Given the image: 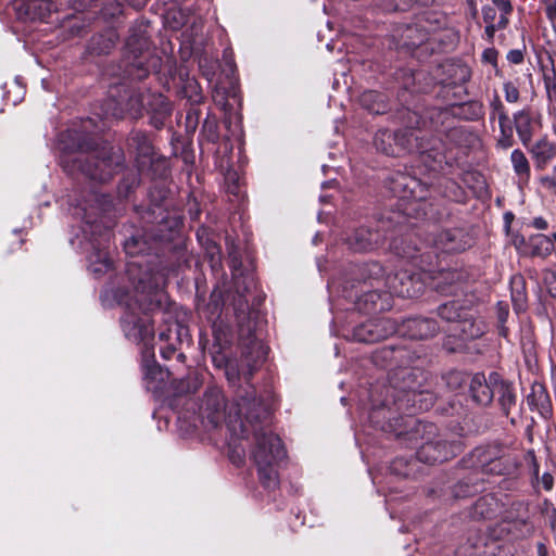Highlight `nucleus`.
I'll use <instances>...</instances> for the list:
<instances>
[{
  "mask_svg": "<svg viewBox=\"0 0 556 556\" xmlns=\"http://www.w3.org/2000/svg\"><path fill=\"white\" fill-rule=\"evenodd\" d=\"M421 395V392L415 390L397 395L394 405L397 410H403L406 415L390 418L382 426V430L393 433L397 439H403L410 447H416V456L422 463L446 462L462 451V445L458 441L448 442L443 439L434 424L420 421L413 416L416 412L417 399Z\"/></svg>",
  "mask_w": 556,
  "mask_h": 556,
  "instance_id": "f257e3e1",
  "label": "nucleus"
},
{
  "mask_svg": "<svg viewBox=\"0 0 556 556\" xmlns=\"http://www.w3.org/2000/svg\"><path fill=\"white\" fill-rule=\"evenodd\" d=\"M90 139L85 130L67 129L59 136L62 152L61 165L70 174L81 173L91 180L105 182L119 172L125 163L121 148L104 146L90 150Z\"/></svg>",
  "mask_w": 556,
  "mask_h": 556,
  "instance_id": "f03ea898",
  "label": "nucleus"
},
{
  "mask_svg": "<svg viewBox=\"0 0 556 556\" xmlns=\"http://www.w3.org/2000/svg\"><path fill=\"white\" fill-rule=\"evenodd\" d=\"M237 410L232 415H226V402L223 391L217 386H208L203 394L201 404L199 406V415L202 424L206 429H216L223 422H226L231 435H241L248 432L245 424L247 413L252 416L255 412V417L260 418L261 415L266 414V406L255 397L254 391H245V395H239L236 402Z\"/></svg>",
  "mask_w": 556,
  "mask_h": 556,
  "instance_id": "7ed1b4c3",
  "label": "nucleus"
},
{
  "mask_svg": "<svg viewBox=\"0 0 556 556\" xmlns=\"http://www.w3.org/2000/svg\"><path fill=\"white\" fill-rule=\"evenodd\" d=\"M268 414L266 408V414L256 418L255 413L250 416L248 412L245 416L248 432L233 438L249 439L252 433L254 445L251 450V458L257 468L258 479L264 488L276 489L279 484L278 467L286 458L287 452L280 438L265 428Z\"/></svg>",
  "mask_w": 556,
  "mask_h": 556,
  "instance_id": "20e7f679",
  "label": "nucleus"
},
{
  "mask_svg": "<svg viewBox=\"0 0 556 556\" xmlns=\"http://www.w3.org/2000/svg\"><path fill=\"white\" fill-rule=\"evenodd\" d=\"M146 281L142 277L138 279L135 286V299L124 300L119 299V304L125 306L124 315L121 317L122 329L125 337L135 342H144L146 344L154 338V327L147 308L140 303L138 299L139 293H143Z\"/></svg>",
  "mask_w": 556,
  "mask_h": 556,
  "instance_id": "39448f33",
  "label": "nucleus"
},
{
  "mask_svg": "<svg viewBox=\"0 0 556 556\" xmlns=\"http://www.w3.org/2000/svg\"><path fill=\"white\" fill-rule=\"evenodd\" d=\"M394 135L397 137L395 140L397 156L403 153L417 152L426 165L432 169L441 166L444 162L443 144L438 138L425 141L413 128L399 129L394 131Z\"/></svg>",
  "mask_w": 556,
  "mask_h": 556,
  "instance_id": "423d86ee",
  "label": "nucleus"
},
{
  "mask_svg": "<svg viewBox=\"0 0 556 556\" xmlns=\"http://www.w3.org/2000/svg\"><path fill=\"white\" fill-rule=\"evenodd\" d=\"M359 271L364 283H368L372 290H363V294L356 302L358 309L365 313H375L386 309L389 303L382 301L387 278L383 267L377 262H371L364 264Z\"/></svg>",
  "mask_w": 556,
  "mask_h": 556,
  "instance_id": "0eeeda50",
  "label": "nucleus"
},
{
  "mask_svg": "<svg viewBox=\"0 0 556 556\" xmlns=\"http://www.w3.org/2000/svg\"><path fill=\"white\" fill-rule=\"evenodd\" d=\"M126 48L132 54V61L127 65V75L131 79L146 78L151 70H156L160 60L149 51V37L144 31L131 33L126 41Z\"/></svg>",
  "mask_w": 556,
  "mask_h": 556,
  "instance_id": "6e6552de",
  "label": "nucleus"
},
{
  "mask_svg": "<svg viewBox=\"0 0 556 556\" xmlns=\"http://www.w3.org/2000/svg\"><path fill=\"white\" fill-rule=\"evenodd\" d=\"M503 454L504 448L498 443L478 446L463 459V464L483 473L502 475L505 470Z\"/></svg>",
  "mask_w": 556,
  "mask_h": 556,
  "instance_id": "1a4fd4ad",
  "label": "nucleus"
},
{
  "mask_svg": "<svg viewBox=\"0 0 556 556\" xmlns=\"http://www.w3.org/2000/svg\"><path fill=\"white\" fill-rule=\"evenodd\" d=\"M390 191L406 202H421L429 195L427 184L408 173L396 172L388 178Z\"/></svg>",
  "mask_w": 556,
  "mask_h": 556,
  "instance_id": "9d476101",
  "label": "nucleus"
},
{
  "mask_svg": "<svg viewBox=\"0 0 556 556\" xmlns=\"http://www.w3.org/2000/svg\"><path fill=\"white\" fill-rule=\"evenodd\" d=\"M425 285L420 276L408 270H400L386 278V291L382 301L388 303L389 295L415 298L424 292Z\"/></svg>",
  "mask_w": 556,
  "mask_h": 556,
  "instance_id": "9b49d317",
  "label": "nucleus"
},
{
  "mask_svg": "<svg viewBox=\"0 0 556 556\" xmlns=\"http://www.w3.org/2000/svg\"><path fill=\"white\" fill-rule=\"evenodd\" d=\"M396 332V325L389 318L368 320L353 329L352 339L363 343H375Z\"/></svg>",
  "mask_w": 556,
  "mask_h": 556,
  "instance_id": "f8f14e48",
  "label": "nucleus"
},
{
  "mask_svg": "<svg viewBox=\"0 0 556 556\" xmlns=\"http://www.w3.org/2000/svg\"><path fill=\"white\" fill-rule=\"evenodd\" d=\"M504 525L516 538L530 535L534 530V525L531 520L529 504L526 502H514L506 510Z\"/></svg>",
  "mask_w": 556,
  "mask_h": 556,
  "instance_id": "ddd939ff",
  "label": "nucleus"
},
{
  "mask_svg": "<svg viewBox=\"0 0 556 556\" xmlns=\"http://www.w3.org/2000/svg\"><path fill=\"white\" fill-rule=\"evenodd\" d=\"M387 235L382 227H359L346 239L349 248L355 252H369L380 247Z\"/></svg>",
  "mask_w": 556,
  "mask_h": 556,
  "instance_id": "4468645a",
  "label": "nucleus"
},
{
  "mask_svg": "<svg viewBox=\"0 0 556 556\" xmlns=\"http://www.w3.org/2000/svg\"><path fill=\"white\" fill-rule=\"evenodd\" d=\"M430 242L437 252L457 253L469 247V240L460 228L441 229L431 235Z\"/></svg>",
  "mask_w": 556,
  "mask_h": 556,
  "instance_id": "2eb2a0df",
  "label": "nucleus"
},
{
  "mask_svg": "<svg viewBox=\"0 0 556 556\" xmlns=\"http://www.w3.org/2000/svg\"><path fill=\"white\" fill-rule=\"evenodd\" d=\"M439 330L438 323L429 317H410L396 327V332L413 340L433 338Z\"/></svg>",
  "mask_w": 556,
  "mask_h": 556,
  "instance_id": "dca6fc26",
  "label": "nucleus"
},
{
  "mask_svg": "<svg viewBox=\"0 0 556 556\" xmlns=\"http://www.w3.org/2000/svg\"><path fill=\"white\" fill-rule=\"evenodd\" d=\"M429 29L422 20L414 24L403 25L395 29L393 38L397 48L414 49L428 40Z\"/></svg>",
  "mask_w": 556,
  "mask_h": 556,
  "instance_id": "f3484780",
  "label": "nucleus"
},
{
  "mask_svg": "<svg viewBox=\"0 0 556 556\" xmlns=\"http://www.w3.org/2000/svg\"><path fill=\"white\" fill-rule=\"evenodd\" d=\"M128 140L129 146L136 151V164L138 170H148L157 159L148 136L144 132L135 131L130 135Z\"/></svg>",
  "mask_w": 556,
  "mask_h": 556,
  "instance_id": "a211bd4d",
  "label": "nucleus"
},
{
  "mask_svg": "<svg viewBox=\"0 0 556 556\" xmlns=\"http://www.w3.org/2000/svg\"><path fill=\"white\" fill-rule=\"evenodd\" d=\"M513 121L522 146L529 147L540 123L533 117L530 109H522L514 113Z\"/></svg>",
  "mask_w": 556,
  "mask_h": 556,
  "instance_id": "6ab92c4d",
  "label": "nucleus"
},
{
  "mask_svg": "<svg viewBox=\"0 0 556 556\" xmlns=\"http://www.w3.org/2000/svg\"><path fill=\"white\" fill-rule=\"evenodd\" d=\"M538 170H543L556 157V143L546 137L540 138L534 143L526 147Z\"/></svg>",
  "mask_w": 556,
  "mask_h": 556,
  "instance_id": "aec40b11",
  "label": "nucleus"
},
{
  "mask_svg": "<svg viewBox=\"0 0 556 556\" xmlns=\"http://www.w3.org/2000/svg\"><path fill=\"white\" fill-rule=\"evenodd\" d=\"M527 403L532 410H536L541 416H547L552 413V401L545 387L541 383H533L531 392L527 396Z\"/></svg>",
  "mask_w": 556,
  "mask_h": 556,
  "instance_id": "412c9836",
  "label": "nucleus"
},
{
  "mask_svg": "<svg viewBox=\"0 0 556 556\" xmlns=\"http://www.w3.org/2000/svg\"><path fill=\"white\" fill-rule=\"evenodd\" d=\"M455 331L459 332L464 340H472L484 333L485 325L482 320L473 318L466 309L463 317L456 323Z\"/></svg>",
  "mask_w": 556,
  "mask_h": 556,
  "instance_id": "4be33fe9",
  "label": "nucleus"
},
{
  "mask_svg": "<svg viewBox=\"0 0 556 556\" xmlns=\"http://www.w3.org/2000/svg\"><path fill=\"white\" fill-rule=\"evenodd\" d=\"M510 298L516 313L525 312L528 304L526 281L521 275L510 278Z\"/></svg>",
  "mask_w": 556,
  "mask_h": 556,
  "instance_id": "5701e85b",
  "label": "nucleus"
},
{
  "mask_svg": "<svg viewBox=\"0 0 556 556\" xmlns=\"http://www.w3.org/2000/svg\"><path fill=\"white\" fill-rule=\"evenodd\" d=\"M405 354V350L393 345H386L377 350L372 355V361L377 366L391 367L397 365Z\"/></svg>",
  "mask_w": 556,
  "mask_h": 556,
  "instance_id": "b1692460",
  "label": "nucleus"
},
{
  "mask_svg": "<svg viewBox=\"0 0 556 556\" xmlns=\"http://www.w3.org/2000/svg\"><path fill=\"white\" fill-rule=\"evenodd\" d=\"M470 393L472 399L481 404L486 405L492 401L494 389L486 383L483 375H475L470 382Z\"/></svg>",
  "mask_w": 556,
  "mask_h": 556,
  "instance_id": "393cba45",
  "label": "nucleus"
},
{
  "mask_svg": "<svg viewBox=\"0 0 556 556\" xmlns=\"http://www.w3.org/2000/svg\"><path fill=\"white\" fill-rule=\"evenodd\" d=\"M510 162L519 184L527 185L530 180L531 168L526 154L520 149H515L511 151Z\"/></svg>",
  "mask_w": 556,
  "mask_h": 556,
  "instance_id": "a878e982",
  "label": "nucleus"
},
{
  "mask_svg": "<svg viewBox=\"0 0 556 556\" xmlns=\"http://www.w3.org/2000/svg\"><path fill=\"white\" fill-rule=\"evenodd\" d=\"M462 287V274L455 269L441 273L435 288L443 294H455Z\"/></svg>",
  "mask_w": 556,
  "mask_h": 556,
  "instance_id": "bb28decb",
  "label": "nucleus"
},
{
  "mask_svg": "<svg viewBox=\"0 0 556 556\" xmlns=\"http://www.w3.org/2000/svg\"><path fill=\"white\" fill-rule=\"evenodd\" d=\"M361 105L372 114H382L387 110L386 98L374 90L364 91L359 98Z\"/></svg>",
  "mask_w": 556,
  "mask_h": 556,
  "instance_id": "cd10ccee",
  "label": "nucleus"
},
{
  "mask_svg": "<svg viewBox=\"0 0 556 556\" xmlns=\"http://www.w3.org/2000/svg\"><path fill=\"white\" fill-rule=\"evenodd\" d=\"M529 254L531 256L546 257L554 250V242L551 237L538 233L529 238Z\"/></svg>",
  "mask_w": 556,
  "mask_h": 556,
  "instance_id": "c85d7f7f",
  "label": "nucleus"
},
{
  "mask_svg": "<svg viewBox=\"0 0 556 556\" xmlns=\"http://www.w3.org/2000/svg\"><path fill=\"white\" fill-rule=\"evenodd\" d=\"M396 136L394 131L389 129H381L376 132L374 138V144L376 149L386 155L397 156V150L395 147Z\"/></svg>",
  "mask_w": 556,
  "mask_h": 556,
  "instance_id": "c756f323",
  "label": "nucleus"
},
{
  "mask_svg": "<svg viewBox=\"0 0 556 556\" xmlns=\"http://www.w3.org/2000/svg\"><path fill=\"white\" fill-rule=\"evenodd\" d=\"M495 393L498 394V403L502 407V410L506 416H508L517 402L514 387L510 383L501 382L494 387V394Z\"/></svg>",
  "mask_w": 556,
  "mask_h": 556,
  "instance_id": "7c9ffc66",
  "label": "nucleus"
},
{
  "mask_svg": "<svg viewBox=\"0 0 556 556\" xmlns=\"http://www.w3.org/2000/svg\"><path fill=\"white\" fill-rule=\"evenodd\" d=\"M88 266L96 276L103 275L111 267L108 253L102 249H94L88 256Z\"/></svg>",
  "mask_w": 556,
  "mask_h": 556,
  "instance_id": "2f4dec72",
  "label": "nucleus"
},
{
  "mask_svg": "<svg viewBox=\"0 0 556 556\" xmlns=\"http://www.w3.org/2000/svg\"><path fill=\"white\" fill-rule=\"evenodd\" d=\"M223 299L220 292H212L210 300L206 305L203 307H199L201 314L205 316V318L215 324L217 319H219L223 312Z\"/></svg>",
  "mask_w": 556,
  "mask_h": 556,
  "instance_id": "473e14b6",
  "label": "nucleus"
},
{
  "mask_svg": "<svg viewBox=\"0 0 556 556\" xmlns=\"http://www.w3.org/2000/svg\"><path fill=\"white\" fill-rule=\"evenodd\" d=\"M466 309L456 301L443 303L438 307V315L443 320L457 323Z\"/></svg>",
  "mask_w": 556,
  "mask_h": 556,
  "instance_id": "72a5a7b5",
  "label": "nucleus"
},
{
  "mask_svg": "<svg viewBox=\"0 0 556 556\" xmlns=\"http://www.w3.org/2000/svg\"><path fill=\"white\" fill-rule=\"evenodd\" d=\"M144 381L146 388L150 391L160 389V383L163 380V372L155 364L146 363L144 366Z\"/></svg>",
  "mask_w": 556,
  "mask_h": 556,
  "instance_id": "f704fd0d",
  "label": "nucleus"
},
{
  "mask_svg": "<svg viewBox=\"0 0 556 556\" xmlns=\"http://www.w3.org/2000/svg\"><path fill=\"white\" fill-rule=\"evenodd\" d=\"M135 99L132 97L129 98V103L124 105L122 101L116 102V106L112 110V112L106 111V115H111L115 118L123 117L125 111H130L134 114H138L141 112L142 109H144L146 103L143 98L136 99V105L131 104Z\"/></svg>",
  "mask_w": 556,
  "mask_h": 556,
  "instance_id": "c9c22d12",
  "label": "nucleus"
},
{
  "mask_svg": "<svg viewBox=\"0 0 556 556\" xmlns=\"http://www.w3.org/2000/svg\"><path fill=\"white\" fill-rule=\"evenodd\" d=\"M124 249L128 255L135 257L140 254L149 253L153 250V247L149 245L142 237H131L125 241Z\"/></svg>",
  "mask_w": 556,
  "mask_h": 556,
  "instance_id": "e433bc0d",
  "label": "nucleus"
},
{
  "mask_svg": "<svg viewBox=\"0 0 556 556\" xmlns=\"http://www.w3.org/2000/svg\"><path fill=\"white\" fill-rule=\"evenodd\" d=\"M392 249L402 256L403 258H407L414 262L415 265L419 266L422 270H426V267L422 265V260L418 262V258H422V255H417L416 247H412L410 244H406L405 247L400 248L396 241H393Z\"/></svg>",
  "mask_w": 556,
  "mask_h": 556,
  "instance_id": "4c0bfd02",
  "label": "nucleus"
},
{
  "mask_svg": "<svg viewBox=\"0 0 556 556\" xmlns=\"http://www.w3.org/2000/svg\"><path fill=\"white\" fill-rule=\"evenodd\" d=\"M500 136L497 144L503 149H508L514 144L513 127L509 119L505 122H498Z\"/></svg>",
  "mask_w": 556,
  "mask_h": 556,
  "instance_id": "58836bf2",
  "label": "nucleus"
},
{
  "mask_svg": "<svg viewBox=\"0 0 556 556\" xmlns=\"http://www.w3.org/2000/svg\"><path fill=\"white\" fill-rule=\"evenodd\" d=\"M51 5L52 4L48 1H40L39 3L36 1H29L26 8V14L31 17L43 20L50 13Z\"/></svg>",
  "mask_w": 556,
  "mask_h": 556,
  "instance_id": "ea45409f",
  "label": "nucleus"
},
{
  "mask_svg": "<svg viewBox=\"0 0 556 556\" xmlns=\"http://www.w3.org/2000/svg\"><path fill=\"white\" fill-rule=\"evenodd\" d=\"M507 111L500 99L498 94H494L493 99L490 102V119H497L498 122L508 121Z\"/></svg>",
  "mask_w": 556,
  "mask_h": 556,
  "instance_id": "a19ab883",
  "label": "nucleus"
},
{
  "mask_svg": "<svg viewBox=\"0 0 556 556\" xmlns=\"http://www.w3.org/2000/svg\"><path fill=\"white\" fill-rule=\"evenodd\" d=\"M493 8H496V12L500 11L498 26L506 27L508 24V15L513 11L511 3L508 0H493Z\"/></svg>",
  "mask_w": 556,
  "mask_h": 556,
  "instance_id": "79ce46f5",
  "label": "nucleus"
},
{
  "mask_svg": "<svg viewBox=\"0 0 556 556\" xmlns=\"http://www.w3.org/2000/svg\"><path fill=\"white\" fill-rule=\"evenodd\" d=\"M201 386V380L197 375L189 376L186 380L180 381L177 388L178 393H194Z\"/></svg>",
  "mask_w": 556,
  "mask_h": 556,
  "instance_id": "37998d69",
  "label": "nucleus"
},
{
  "mask_svg": "<svg viewBox=\"0 0 556 556\" xmlns=\"http://www.w3.org/2000/svg\"><path fill=\"white\" fill-rule=\"evenodd\" d=\"M478 491L479 488L477 484H469L465 481H460L454 486L453 494L455 497H467L473 495Z\"/></svg>",
  "mask_w": 556,
  "mask_h": 556,
  "instance_id": "c03bdc74",
  "label": "nucleus"
},
{
  "mask_svg": "<svg viewBox=\"0 0 556 556\" xmlns=\"http://www.w3.org/2000/svg\"><path fill=\"white\" fill-rule=\"evenodd\" d=\"M543 83L546 90L547 99L551 102H556V73L555 71L552 74H544Z\"/></svg>",
  "mask_w": 556,
  "mask_h": 556,
  "instance_id": "a18cd8bd",
  "label": "nucleus"
},
{
  "mask_svg": "<svg viewBox=\"0 0 556 556\" xmlns=\"http://www.w3.org/2000/svg\"><path fill=\"white\" fill-rule=\"evenodd\" d=\"M503 91L506 102L517 103L519 101V89L511 80H505L503 83Z\"/></svg>",
  "mask_w": 556,
  "mask_h": 556,
  "instance_id": "49530a36",
  "label": "nucleus"
},
{
  "mask_svg": "<svg viewBox=\"0 0 556 556\" xmlns=\"http://www.w3.org/2000/svg\"><path fill=\"white\" fill-rule=\"evenodd\" d=\"M238 326L241 337H245L247 339H252L253 337V326L251 324L250 318H247L244 314L237 315Z\"/></svg>",
  "mask_w": 556,
  "mask_h": 556,
  "instance_id": "de8ad7c7",
  "label": "nucleus"
},
{
  "mask_svg": "<svg viewBox=\"0 0 556 556\" xmlns=\"http://www.w3.org/2000/svg\"><path fill=\"white\" fill-rule=\"evenodd\" d=\"M498 52L494 48H488L482 52L481 59L483 62L491 64L495 70V75L500 76L501 71L497 65Z\"/></svg>",
  "mask_w": 556,
  "mask_h": 556,
  "instance_id": "09e8293b",
  "label": "nucleus"
},
{
  "mask_svg": "<svg viewBox=\"0 0 556 556\" xmlns=\"http://www.w3.org/2000/svg\"><path fill=\"white\" fill-rule=\"evenodd\" d=\"M483 539L476 535L473 538H469L466 545L463 546L465 548V552L468 553V555H473L477 549H479L480 546L483 545Z\"/></svg>",
  "mask_w": 556,
  "mask_h": 556,
  "instance_id": "8fccbe9b",
  "label": "nucleus"
},
{
  "mask_svg": "<svg viewBox=\"0 0 556 556\" xmlns=\"http://www.w3.org/2000/svg\"><path fill=\"white\" fill-rule=\"evenodd\" d=\"M482 16L485 24H496L498 16L496 8L485 5L482 8Z\"/></svg>",
  "mask_w": 556,
  "mask_h": 556,
  "instance_id": "3c124183",
  "label": "nucleus"
},
{
  "mask_svg": "<svg viewBox=\"0 0 556 556\" xmlns=\"http://www.w3.org/2000/svg\"><path fill=\"white\" fill-rule=\"evenodd\" d=\"M104 40L103 47H94L93 49L98 51V53H108L109 50L115 45V35L113 33L109 34V37L104 39L103 36H99L98 38H93V40Z\"/></svg>",
  "mask_w": 556,
  "mask_h": 556,
  "instance_id": "603ef678",
  "label": "nucleus"
},
{
  "mask_svg": "<svg viewBox=\"0 0 556 556\" xmlns=\"http://www.w3.org/2000/svg\"><path fill=\"white\" fill-rule=\"evenodd\" d=\"M509 314L508 304L506 302L500 301L496 304V315L500 324H505L507 321Z\"/></svg>",
  "mask_w": 556,
  "mask_h": 556,
  "instance_id": "864d4df0",
  "label": "nucleus"
},
{
  "mask_svg": "<svg viewBox=\"0 0 556 556\" xmlns=\"http://www.w3.org/2000/svg\"><path fill=\"white\" fill-rule=\"evenodd\" d=\"M523 52L520 49H513L508 51L506 59L511 64H520L523 62Z\"/></svg>",
  "mask_w": 556,
  "mask_h": 556,
  "instance_id": "5fc2aeb1",
  "label": "nucleus"
},
{
  "mask_svg": "<svg viewBox=\"0 0 556 556\" xmlns=\"http://www.w3.org/2000/svg\"><path fill=\"white\" fill-rule=\"evenodd\" d=\"M230 460L237 465V466H240L241 464H243V460H244V453H243V450L242 451H237L236 448H233L231 452H230Z\"/></svg>",
  "mask_w": 556,
  "mask_h": 556,
  "instance_id": "6e6d98bb",
  "label": "nucleus"
},
{
  "mask_svg": "<svg viewBox=\"0 0 556 556\" xmlns=\"http://www.w3.org/2000/svg\"><path fill=\"white\" fill-rule=\"evenodd\" d=\"M540 181L543 187H545L549 190L556 189V179L554 177L543 176V177H541Z\"/></svg>",
  "mask_w": 556,
  "mask_h": 556,
  "instance_id": "4d7b16f0",
  "label": "nucleus"
},
{
  "mask_svg": "<svg viewBox=\"0 0 556 556\" xmlns=\"http://www.w3.org/2000/svg\"><path fill=\"white\" fill-rule=\"evenodd\" d=\"M546 14L549 18L556 17V0H545Z\"/></svg>",
  "mask_w": 556,
  "mask_h": 556,
  "instance_id": "13d9d810",
  "label": "nucleus"
},
{
  "mask_svg": "<svg viewBox=\"0 0 556 556\" xmlns=\"http://www.w3.org/2000/svg\"><path fill=\"white\" fill-rule=\"evenodd\" d=\"M541 482H542L543 488H544L546 491H549V490H552V489H553L554 479H553V476H552L551 473L545 472V473L542 476Z\"/></svg>",
  "mask_w": 556,
  "mask_h": 556,
  "instance_id": "bf43d9fd",
  "label": "nucleus"
},
{
  "mask_svg": "<svg viewBox=\"0 0 556 556\" xmlns=\"http://www.w3.org/2000/svg\"><path fill=\"white\" fill-rule=\"evenodd\" d=\"M504 27H500L498 26V21L496 22V24H486L485 26V29H484V33L488 37L489 40H492L493 37H494V34L497 29H503Z\"/></svg>",
  "mask_w": 556,
  "mask_h": 556,
  "instance_id": "052dcab7",
  "label": "nucleus"
},
{
  "mask_svg": "<svg viewBox=\"0 0 556 556\" xmlns=\"http://www.w3.org/2000/svg\"><path fill=\"white\" fill-rule=\"evenodd\" d=\"M532 226L535 229L544 230V229H546L548 227V224H547L545 218L539 216V217L533 218Z\"/></svg>",
  "mask_w": 556,
  "mask_h": 556,
  "instance_id": "680f3d73",
  "label": "nucleus"
},
{
  "mask_svg": "<svg viewBox=\"0 0 556 556\" xmlns=\"http://www.w3.org/2000/svg\"><path fill=\"white\" fill-rule=\"evenodd\" d=\"M547 516L549 518L551 527L556 528V508L553 505H547Z\"/></svg>",
  "mask_w": 556,
  "mask_h": 556,
  "instance_id": "e2e57ef3",
  "label": "nucleus"
},
{
  "mask_svg": "<svg viewBox=\"0 0 556 556\" xmlns=\"http://www.w3.org/2000/svg\"><path fill=\"white\" fill-rule=\"evenodd\" d=\"M143 262L142 261H130L128 264H127V271L129 273V275H132L134 270L135 269H141L143 267Z\"/></svg>",
  "mask_w": 556,
  "mask_h": 556,
  "instance_id": "0e129e2a",
  "label": "nucleus"
},
{
  "mask_svg": "<svg viewBox=\"0 0 556 556\" xmlns=\"http://www.w3.org/2000/svg\"><path fill=\"white\" fill-rule=\"evenodd\" d=\"M395 10H405L414 0H393Z\"/></svg>",
  "mask_w": 556,
  "mask_h": 556,
  "instance_id": "69168bd1",
  "label": "nucleus"
},
{
  "mask_svg": "<svg viewBox=\"0 0 556 556\" xmlns=\"http://www.w3.org/2000/svg\"><path fill=\"white\" fill-rule=\"evenodd\" d=\"M175 353H176V349L172 345H169L161 351V354H162L163 358H165V359L172 358L175 355Z\"/></svg>",
  "mask_w": 556,
  "mask_h": 556,
  "instance_id": "338daca9",
  "label": "nucleus"
},
{
  "mask_svg": "<svg viewBox=\"0 0 556 556\" xmlns=\"http://www.w3.org/2000/svg\"><path fill=\"white\" fill-rule=\"evenodd\" d=\"M226 377L229 381H233L238 377V372L232 365H227Z\"/></svg>",
  "mask_w": 556,
  "mask_h": 556,
  "instance_id": "774afa93",
  "label": "nucleus"
}]
</instances>
